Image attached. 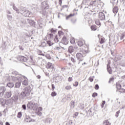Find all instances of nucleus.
<instances>
[{
  "mask_svg": "<svg viewBox=\"0 0 125 125\" xmlns=\"http://www.w3.org/2000/svg\"><path fill=\"white\" fill-rule=\"evenodd\" d=\"M25 79H27V77L22 75H19L18 76V81L20 82H22V80H25Z\"/></svg>",
  "mask_w": 125,
  "mask_h": 125,
  "instance_id": "nucleus-10",
  "label": "nucleus"
},
{
  "mask_svg": "<svg viewBox=\"0 0 125 125\" xmlns=\"http://www.w3.org/2000/svg\"><path fill=\"white\" fill-rule=\"evenodd\" d=\"M104 42H105V39L104 38H102L101 39L100 43H101V44H102L103 43H104Z\"/></svg>",
  "mask_w": 125,
  "mask_h": 125,
  "instance_id": "nucleus-34",
  "label": "nucleus"
},
{
  "mask_svg": "<svg viewBox=\"0 0 125 125\" xmlns=\"http://www.w3.org/2000/svg\"><path fill=\"white\" fill-rule=\"evenodd\" d=\"M118 11H119V9L118 8L117 6H115L113 7V13L116 14L117 13H118Z\"/></svg>",
  "mask_w": 125,
  "mask_h": 125,
  "instance_id": "nucleus-18",
  "label": "nucleus"
},
{
  "mask_svg": "<svg viewBox=\"0 0 125 125\" xmlns=\"http://www.w3.org/2000/svg\"><path fill=\"white\" fill-rule=\"evenodd\" d=\"M8 81H10L11 82H17V81H18V77H16L14 76H9L8 77Z\"/></svg>",
  "mask_w": 125,
  "mask_h": 125,
  "instance_id": "nucleus-8",
  "label": "nucleus"
},
{
  "mask_svg": "<svg viewBox=\"0 0 125 125\" xmlns=\"http://www.w3.org/2000/svg\"><path fill=\"white\" fill-rule=\"evenodd\" d=\"M73 16H74V14L73 15L70 14L69 15L66 17V20H68V19H70V18H71V17H73Z\"/></svg>",
  "mask_w": 125,
  "mask_h": 125,
  "instance_id": "nucleus-35",
  "label": "nucleus"
},
{
  "mask_svg": "<svg viewBox=\"0 0 125 125\" xmlns=\"http://www.w3.org/2000/svg\"><path fill=\"white\" fill-rule=\"evenodd\" d=\"M70 107L71 109H74V108H75V101H72L70 102Z\"/></svg>",
  "mask_w": 125,
  "mask_h": 125,
  "instance_id": "nucleus-21",
  "label": "nucleus"
},
{
  "mask_svg": "<svg viewBox=\"0 0 125 125\" xmlns=\"http://www.w3.org/2000/svg\"><path fill=\"white\" fill-rule=\"evenodd\" d=\"M27 108L30 110L36 111L39 108V104L37 103L36 100L31 101L27 104Z\"/></svg>",
  "mask_w": 125,
  "mask_h": 125,
  "instance_id": "nucleus-2",
  "label": "nucleus"
},
{
  "mask_svg": "<svg viewBox=\"0 0 125 125\" xmlns=\"http://www.w3.org/2000/svg\"><path fill=\"white\" fill-rule=\"evenodd\" d=\"M106 103V102H105V101H103V103L101 104V108H104V105H105V104Z\"/></svg>",
  "mask_w": 125,
  "mask_h": 125,
  "instance_id": "nucleus-47",
  "label": "nucleus"
},
{
  "mask_svg": "<svg viewBox=\"0 0 125 125\" xmlns=\"http://www.w3.org/2000/svg\"><path fill=\"white\" fill-rule=\"evenodd\" d=\"M7 14H11V12L9 10H7Z\"/></svg>",
  "mask_w": 125,
  "mask_h": 125,
  "instance_id": "nucleus-63",
  "label": "nucleus"
},
{
  "mask_svg": "<svg viewBox=\"0 0 125 125\" xmlns=\"http://www.w3.org/2000/svg\"><path fill=\"white\" fill-rule=\"evenodd\" d=\"M114 81V78H110L109 81L108 82L109 83H111V82H113Z\"/></svg>",
  "mask_w": 125,
  "mask_h": 125,
  "instance_id": "nucleus-51",
  "label": "nucleus"
},
{
  "mask_svg": "<svg viewBox=\"0 0 125 125\" xmlns=\"http://www.w3.org/2000/svg\"><path fill=\"white\" fill-rule=\"evenodd\" d=\"M46 67L47 69H52L53 70L54 69V67H53V65H52V63L50 62H48L46 65Z\"/></svg>",
  "mask_w": 125,
  "mask_h": 125,
  "instance_id": "nucleus-13",
  "label": "nucleus"
},
{
  "mask_svg": "<svg viewBox=\"0 0 125 125\" xmlns=\"http://www.w3.org/2000/svg\"><path fill=\"white\" fill-rule=\"evenodd\" d=\"M6 102V101H5V99L3 98L0 99V104L2 106H4L5 105V103Z\"/></svg>",
  "mask_w": 125,
  "mask_h": 125,
  "instance_id": "nucleus-15",
  "label": "nucleus"
},
{
  "mask_svg": "<svg viewBox=\"0 0 125 125\" xmlns=\"http://www.w3.org/2000/svg\"><path fill=\"white\" fill-rule=\"evenodd\" d=\"M7 86L10 88L13 87V86H14V83H7Z\"/></svg>",
  "mask_w": 125,
  "mask_h": 125,
  "instance_id": "nucleus-25",
  "label": "nucleus"
},
{
  "mask_svg": "<svg viewBox=\"0 0 125 125\" xmlns=\"http://www.w3.org/2000/svg\"><path fill=\"white\" fill-rule=\"evenodd\" d=\"M60 49H61V48L58 46H55L54 48H53V50H54L55 51H57V50H60Z\"/></svg>",
  "mask_w": 125,
  "mask_h": 125,
  "instance_id": "nucleus-31",
  "label": "nucleus"
},
{
  "mask_svg": "<svg viewBox=\"0 0 125 125\" xmlns=\"http://www.w3.org/2000/svg\"><path fill=\"white\" fill-rule=\"evenodd\" d=\"M71 88H72V87L70 85L66 86L65 87V89H66V90H70V89H71Z\"/></svg>",
  "mask_w": 125,
  "mask_h": 125,
  "instance_id": "nucleus-46",
  "label": "nucleus"
},
{
  "mask_svg": "<svg viewBox=\"0 0 125 125\" xmlns=\"http://www.w3.org/2000/svg\"><path fill=\"white\" fill-rule=\"evenodd\" d=\"M72 81H73V79L72 78V77H69L68 82H72Z\"/></svg>",
  "mask_w": 125,
  "mask_h": 125,
  "instance_id": "nucleus-60",
  "label": "nucleus"
},
{
  "mask_svg": "<svg viewBox=\"0 0 125 125\" xmlns=\"http://www.w3.org/2000/svg\"><path fill=\"white\" fill-rule=\"evenodd\" d=\"M89 80L90 82H93V78H92V77H90L89 78Z\"/></svg>",
  "mask_w": 125,
  "mask_h": 125,
  "instance_id": "nucleus-59",
  "label": "nucleus"
},
{
  "mask_svg": "<svg viewBox=\"0 0 125 125\" xmlns=\"http://www.w3.org/2000/svg\"><path fill=\"white\" fill-rule=\"evenodd\" d=\"M98 94L97 93H94L92 94V97H95L96 96H97Z\"/></svg>",
  "mask_w": 125,
  "mask_h": 125,
  "instance_id": "nucleus-54",
  "label": "nucleus"
},
{
  "mask_svg": "<svg viewBox=\"0 0 125 125\" xmlns=\"http://www.w3.org/2000/svg\"><path fill=\"white\" fill-rule=\"evenodd\" d=\"M50 32H51V33H55L56 31H55V30L53 29V28H52L50 30Z\"/></svg>",
  "mask_w": 125,
  "mask_h": 125,
  "instance_id": "nucleus-56",
  "label": "nucleus"
},
{
  "mask_svg": "<svg viewBox=\"0 0 125 125\" xmlns=\"http://www.w3.org/2000/svg\"><path fill=\"white\" fill-rule=\"evenodd\" d=\"M21 85V82H18L16 83L15 84V87H16V88H19V87H20Z\"/></svg>",
  "mask_w": 125,
  "mask_h": 125,
  "instance_id": "nucleus-19",
  "label": "nucleus"
},
{
  "mask_svg": "<svg viewBox=\"0 0 125 125\" xmlns=\"http://www.w3.org/2000/svg\"><path fill=\"white\" fill-rule=\"evenodd\" d=\"M27 60H28L27 59V58L23 57V56H22V57H21V62H27Z\"/></svg>",
  "mask_w": 125,
  "mask_h": 125,
  "instance_id": "nucleus-30",
  "label": "nucleus"
},
{
  "mask_svg": "<svg viewBox=\"0 0 125 125\" xmlns=\"http://www.w3.org/2000/svg\"><path fill=\"white\" fill-rule=\"evenodd\" d=\"M104 125H111V123L108 120H105L104 122Z\"/></svg>",
  "mask_w": 125,
  "mask_h": 125,
  "instance_id": "nucleus-27",
  "label": "nucleus"
},
{
  "mask_svg": "<svg viewBox=\"0 0 125 125\" xmlns=\"http://www.w3.org/2000/svg\"><path fill=\"white\" fill-rule=\"evenodd\" d=\"M97 2H98V0L91 1L90 2V5L92 6H96V5H97Z\"/></svg>",
  "mask_w": 125,
  "mask_h": 125,
  "instance_id": "nucleus-16",
  "label": "nucleus"
},
{
  "mask_svg": "<svg viewBox=\"0 0 125 125\" xmlns=\"http://www.w3.org/2000/svg\"><path fill=\"white\" fill-rule=\"evenodd\" d=\"M22 56H18L17 57V59L18 60V61H21L22 60Z\"/></svg>",
  "mask_w": 125,
  "mask_h": 125,
  "instance_id": "nucleus-36",
  "label": "nucleus"
},
{
  "mask_svg": "<svg viewBox=\"0 0 125 125\" xmlns=\"http://www.w3.org/2000/svg\"><path fill=\"white\" fill-rule=\"evenodd\" d=\"M22 109H23V110H26V105L25 104H23L22 105Z\"/></svg>",
  "mask_w": 125,
  "mask_h": 125,
  "instance_id": "nucleus-55",
  "label": "nucleus"
},
{
  "mask_svg": "<svg viewBox=\"0 0 125 125\" xmlns=\"http://www.w3.org/2000/svg\"><path fill=\"white\" fill-rule=\"evenodd\" d=\"M5 125H10V124L9 123H8V122H6Z\"/></svg>",
  "mask_w": 125,
  "mask_h": 125,
  "instance_id": "nucleus-64",
  "label": "nucleus"
},
{
  "mask_svg": "<svg viewBox=\"0 0 125 125\" xmlns=\"http://www.w3.org/2000/svg\"><path fill=\"white\" fill-rule=\"evenodd\" d=\"M84 42L83 41H79L78 42V45L79 46H83V45Z\"/></svg>",
  "mask_w": 125,
  "mask_h": 125,
  "instance_id": "nucleus-20",
  "label": "nucleus"
},
{
  "mask_svg": "<svg viewBox=\"0 0 125 125\" xmlns=\"http://www.w3.org/2000/svg\"><path fill=\"white\" fill-rule=\"evenodd\" d=\"M25 121L27 123H33V122H35V120L31 119V117H26Z\"/></svg>",
  "mask_w": 125,
  "mask_h": 125,
  "instance_id": "nucleus-12",
  "label": "nucleus"
},
{
  "mask_svg": "<svg viewBox=\"0 0 125 125\" xmlns=\"http://www.w3.org/2000/svg\"><path fill=\"white\" fill-rule=\"evenodd\" d=\"M47 43L49 45V46H51V45H53L54 43L52 42V41H51V40H50V41L47 42Z\"/></svg>",
  "mask_w": 125,
  "mask_h": 125,
  "instance_id": "nucleus-23",
  "label": "nucleus"
},
{
  "mask_svg": "<svg viewBox=\"0 0 125 125\" xmlns=\"http://www.w3.org/2000/svg\"><path fill=\"white\" fill-rule=\"evenodd\" d=\"M54 41L55 42H59V40L58 39V38H57V36H55V38L54 39Z\"/></svg>",
  "mask_w": 125,
  "mask_h": 125,
  "instance_id": "nucleus-39",
  "label": "nucleus"
},
{
  "mask_svg": "<svg viewBox=\"0 0 125 125\" xmlns=\"http://www.w3.org/2000/svg\"><path fill=\"white\" fill-rule=\"evenodd\" d=\"M6 90V88L4 86L0 87V96H3V94H4V92Z\"/></svg>",
  "mask_w": 125,
  "mask_h": 125,
  "instance_id": "nucleus-7",
  "label": "nucleus"
},
{
  "mask_svg": "<svg viewBox=\"0 0 125 125\" xmlns=\"http://www.w3.org/2000/svg\"><path fill=\"white\" fill-rule=\"evenodd\" d=\"M74 86H78L79 85V83L78 82H75L73 84Z\"/></svg>",
  "mask_w": 125,
  "mask_h": 125,
  "instance_id": "nucleus-50",
  "label": "nucleus"
},
{
  "mask_svg": "<svg viewBox=\"0 0 125 125\" xmlns=\"http://www.w3.org/2000/svg\"><path fill=\"white\" fill-rule=\"evenodd\" d=\"M74 47L72 46H70L68 48V52L69 53H72V52H74Z\"/></svg>",
  "mask_w": 125,
  "mask_h": 125,
  "instance_id": "nucleus-17",
  "label": "nucleus"
},
{
  "mask_svg": "<svg viewBox=\"0 0 125 125\" xmlns=\"http://www.w3.org/2000/svg\"><path fill=\"white\" fill-rule=\"evenodd\" d=\"M66 68H65L64 67H62L61 68V71H62V72H64V71H65Z\"/></svg>",
  "mask_w": 125,
  "mask_h": 125,
  "instance_id": "nucleus-61",
  "label": "nucleus"
},
{
  "mask_svg": "<svg viewBox=\"0 0 125 125\" xmlns=\"http://www.w3.org/2000/svg\"><path fill=\"white\" fill-rule=\"evenodd\" d=\"M119 92H121V93H124L125 92V89L123 88H121L119 90Z\"/></svg>",
  "mask_w": 125,
  "mask_h": 125,
  "instance_id": "nucleus-43",
  "label": "nucleus"
},
{
  "mask_svg": "<svg viewBox=\"0 0 125 125\" xmlns=\"http://www.w3.org/2000/svg\"><path fill=\"white\" fill-rule=\"evenodd\" d=\"M80 51L83 53V54H86L88 53V46L85 45L82 48H80Z\"/></svg>",
  "mask_w": 125,
  "mask_h": 125,
  "instance_id": "nucleus-5",
  "label": "nucleus"
},
{
  "mask_svg": "<svg viewBox=\"0 0 125 125\" xmlns=\"http://www.w3.org/2000/svg\"><path fill=\"white\" fill-rule=\"evenodd\" d=\"M11 95H12L11 92L8 91L4 95V98H10V97H11Z\"/></svg>",
  "mask_w": 125,
  "mask_h": 125,
  "instance_id": "nucleus-11",
  "label": "nucleus"
},
{
  "mask_svg": "<svg viewBox=\"0 0 125 125\" xmlns=\"http://www.w3.org/2000/svg\"><path fill=\"white\" fill-rule=\"evenodd\" d=\"M119 114H120V110H119L116 113L115 116L116 117V118H118L119 117Z\"/></svg>",
  "mask_w": 125,
  "mask_h": 125,
  "instance_id": "nucleus-49",
  "label": "nucleus"
},
{
  "mask_svg": "<svg viewBox=\"0 0 125 125\" xmlns=\"http://www.w3.org/2000/svg\"><path fill=\"white\" fill-rule=\"evenodd\" d=\"M76 58L79 61L78 63L79 65L80 63H81V61H83V56L82 55V53H78L76 54Z\"/></svg>",
  "mask_w": 125,
  "mask_h": 125,
  "instance_id": "nucleus-4",
  "label": "nucleus"
},
{
  "mask_svg": "<svg viewBox=\"0 0 125 125\" xmlns=\"http://www.w3.org/2000/svg\"><path fill=\"white\" fill-rule=\"evenodd\" d=\"M125 32H124L121 36L120 37V39L121 40H124V38H125Z\"/></svg>",
  "mask_w": 125,
  "mask_h": 125,
  "instance_id": "nucleus-37",
  "label": "nucleus"
},
{
  "mask_svg": "<svg viewBox=\"0 0 125 125\" xmlns=\"http://www.w3.org/2000/svg\"><path fill=\"white\" fill-rule=\"evenodd\" d=\"M70 42L72 44H74V43H75V39H74V38H72L70 40Z\"/></svg>",
  "mask_w": 125,
  "mask_h": 125,
  "instance_id": "nucleus-42",
  "label": "nucleus"
},
{
  "mask_svg": "<svg viewBox=\"0 0 125 125\" xmlns=\"http://www.w3.org/2000/svg\"><path fill=\"white\" fill-rule=\"evenodd\" d=\"M28 79L26 78L23 81L22 84H23V85H28Z\"/></svg>",
  "mask_w": 125,
  "mask_h": 125,
  "instance_id": "nucleus-22",
  "label": "nucleus"
},
{
  "mask_svg": "<svg viewBox=\"0 0 125 125\" xmlns=\"http://www.w3.org/2000/svg\"><path fill=\"white\" fill-rule=\"evenodd\" d=\"M13 8L14 10H15L16 11L17 13H21V14H23L25 17H30L31 16V12L26 9V8L24 7H21V10L19 11V9H17V8L13 5Z\"/></svg>",
  "mask_w": 125,
  "mask_h": 125,
  "instance_id": "nucleus-1",
  "label": "nucleus"
},
{
  "mask_svg": "<svg viewBox=\"0 0 125 125\" xmlns=\"http://www.w3.org/2000/svg\"><path fill=\"white\" fill-rule=\"evenodd\" d=\"M48 35L50 37V40H52V39H53V34H49Z\"/></svg>",
  "mask_w": 125,
  "mask_h": 125,
  "instance_id": "nucleus-48",
  "label": "nucleus"
},
{
  "mask_svg": "<svg viewBox=\"0 0 125 125\" xmlns=\"http://www.w3.org/2000/svg\"><path fill=\"white\" fill-rule=\"evenodd\" d=\"M116 87H117V89H119V90H120V89L122 88V85L121 84H120V83H117Z\"/></svg>",
  "mask_w": 125,
  "mask_h": 125,
  "instance_id": "nucleus-33",
  "label": "nucleus"
},
{
  "mask_svg": "<svg viewBox=\"0 0 125 125\" xmlns=\"http://www.w3.org/2000/svg\"><path fill=\"white\" fill-rule=\"evenodd\" d=\"M88 113H89V115H92V111H91V109H90V110H89L88 111Z\"/></svg>",
  "mask_w": 125,
  "mask_h": 125,
  "instance_id": "nucleus-57",
  "label": "nucleus"
},
{
  "mask_svg": "<svg viewBox=\"0 0 125 125\" xmlns=\"http://www.w3.org/2000/svg\"><path fill=\"white\" fill-rule=\"evenodd\" d=\"M110 64H111V62H108V64H107V70L109 74L111 75V74H113V70H112L111 66H110Z\"/></svg>",
  "mask_w": 125,
  "mask_h": 125,
  "instance_id": "nucleus-9",
  "label": "nucleus"
},
{
  "mask_svg": "<svg viewBox=\"0 0 125 125\" xmlns=\"http://www.w3.org/2000/svg\"><path fill=\"white\" fill-rule=\"evenodd\" d=\"M27 22L30 24V25H34V21L32 20L27 19Z\"/></svg>",
  "mask_w": 125,
  "mask_h": 125,
  "instance_id": "nucleus-29",
  "label": "nucleus"
},
{
  "mask_svg": "<svg viewBox=\"0 0 125 125\" xmlns=\"http://www.w3.org/2000/svg\"><path fill=\"white\" fill-rule=\"evenodd\" d=\"M120 65H121V66H122V67H125V63L121 62Z\"/></svg>",
  "mask_w": 125,
  "mask_h": 125,
  "instance_id": "nucleus-58",
  "label": "nucleus"
},
{
  "mask_svg": "<svg viewBox=\"0 0 125 125\" xmlns=\"http://www.w3.org/2000/svg\"><path fill=\"white\" fill-rule=\"evenodd\" d=\"M51 95L52 96V97H54V96H56V95H57V93H56L55 92H52Z\"/></svg>",
  "mask_w": 125,
  "mask_h": 125,
  "instance_id": "nucleus-41",
  "label": "nucleus"
},
{
  "mask_svg": "<svg viewBox=\"0 0 125 125\" xmlns=\"http://www.w3.org/2000/svg\"><path fill=\"white\" fill-rule=\"evenodd\" d=\"M39 111H42V107H39L38 108Z\"/></svg>",
  "mask_w": 125,
  "mask_h": 125,
  "instance_id": "nucleus-62",
  "label": "nucleus"
},
{
  "mask_svg": "<svg viewBox=\"0 0 125 125\" xmlns=\"http://www.w3.org/2000/svg\"><path fill=\"white\" fill-rule=\"evenodd\" d=\"M95 89H99V85H98V84L95 85Z\"/></svg>",
  "mask_w": 125,
  "mask_h": 125,
  "instance_id": "nucleus-53",
  "label": "nucleus"
},
{
  "mask_svg": "<svg viewBox=\"0 0 125 125\" xmlns=\"http://www.w3.org/2000/svg\"><path fill=\"white\" fill-rule=\"evenodd\" d=\"M7 18L9 21H12V16L7 15Z\"/></svg>",
  "mask_w": 125,
  "mask_h": 125,
  "instance_id": "nucleus-28",
  "label": "nucleus"
},
{
  "mask_svg": "<svg viewBox=\"0 0 125 125\" xmlns=\"http://www.w3.org/2000/svg\"><path fill=\"white\" fill-rule=\"evenodd\" d=\"M41 46H42V47H45L46 46V43H45V42H42V43Z\"/></svg>",
  "mask_w": 125,
  "mask_h": 125,
  "instance_id": "nucleus-40",
  "label": "nucleus"
},
{
  "mask_svg": "<svg viewBox=\"0 0 125 125\" xmlns=\"http://www.w3.org/2000/svg\"><path fill=\"white\" fill-rule=\"evenodd\" d=\"M52 122V119L50 118H46L44 121L45 124H50Z\"/></svg>",
  "mask_w": 125,
  "mask_h": 125,
  "instance_id": "nucleus-14",
  "label": "nucleus"
},
{
  "mask_svg": "<svg viewBox=\"0 0 125 125\" xmlns=\"http://www.w3.org/2000/svg\"><path fill=\"white\" fill-rule=\"evenodd\" d=\"M98 18H99L100 20H105V14H104V12H100L99 13Z\"/></svg>",
  "mask_w": 125,
  "mask_h": 125,
  "instance_id": "nucleus-6",
  "label": "nucleus"
},
{
  "mask_svg": "<svg viewBox=\"0 0 125 125\" xmlns=\"http://www.w3.org/2000/svg\"><path fill=\"white\" fill-rule=\"evenodd\" d=\"M30 93L31 87L28 86L22 90L21 93V95L22 96V97H28V96L30 95Z\"/></svg>",
  "mask_w": 125,
  "mask_h": 125,
  "instance_id": "nucleus-3",
  "label": "nucleus"
},
{
  "mask_svg": "<svg viewBox=\"0 0 125 125\" xmlns=\"http://www.w3.org/2000/svg\"><path fill=\"white\" fill-rule=\"evenodd\" d=\"M51 86H52V90H53H53L55 89V86L54 85V84H52Z\"/></svg>",
  "mask_w": 125,
  "mask_h": 125,
  "instance_id": "nucleus-52",
  "label": "nucleus"
},
{
  "mask_svg": "<svg viewBox=\"0 0 125 125\" xmlns=\"http://www.w3.org/2000/svg\"><path fill=\"white\" fill-rule=\"evenodd\" d=\"M70 60L72 61V62H73V63H76V60H75L74 58H70Z\"/></svg>",
  "mask_w": 125,
  "mask_h": 125,
  "instance_id": "nucleus-45",
  "label": "nucleus"
},
{
  "mask_svg": "<svg viewBox=\"0 0 125 125\" xmlns=\"http://www.w3.org/2000/svg\"><path fill=\"white\" fill-rule=\"evenodd\" d=\"M21 117H22V112H20L18 113V115H17V117L19 119H20V118H21Z\"/></svg>",
  "mask_w": 125,
  "mask_h": 125,
  "instance_id": "nucleus-38",
  "label": "nucleus"
},
{
  "mask_svg": "<svg viewBox=\"0 0 125 125\" xmlns=\"http://www.w3.org/2000/svg\"><path fill=\"white\" fill-rule=\"evenodd\" d=\"M91 29L92 31H96L97 30V28L96 27V25H93L91 27Z\"/></svg>",
  "mask_w": 125,
  "mask_h": 125,
  "instance_id": "nucleus-32",
  "label": "nucleus"
},
{
  "mask_svg": "<svg viewBox=\"0 0 125 125\" xmlns=\"http://www.w3.org/2000/svg\"><path fill=\"white\" fill-rule=\"evenodd\" d=\"M95 22L96 25H98V26H100V25H101V23H100V21H99V20H95Z\"/></svg>",
  "mask_w": 125,
  "mask_h": 125,
  "instance_id": "nucleus-26",
  "label": "nucleus"
},
{
  "mask_svg": "<svg viewBox=\"0 0 125 125\" xmlns=\"http://www.w3.org/2000/svg\"><path fill=\"white\" fill-rule=\"evenodd\" d=\"M68 125H75V123H74V122H73V121H69L68 122Z\"/></svg>",
  "mask_w": 125,
  "mask_h": 125,
  "instance_id": "nucleus-44",
  "label": "nucleus"
},
{
  "mask_svg": "<svg viewBox=\"0 0 125 125\" xmlns=\"http://www.w3.org/2000/svg\"><path fill=\"white\" fill-rule=\"evenodd\" d=\"M62 42H62L63 44H67V43H68V42H67V39L65 37L62 38Z\"/></svg>",
  "mask_w": 125,
  "mask_h": 125,
  "instance_id": "nucleus-24",
  "label": "nucleus"
}]
</instances>
